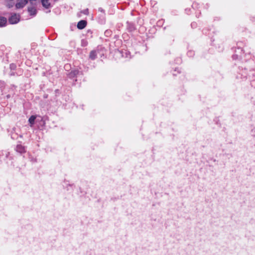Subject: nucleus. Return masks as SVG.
I'll return each mask as SVG.
<instances>
[{"label":"nucleus","mask_w":255,"mask_h":255,"mask_svg":"<svg viewBox=\"0 0 255 255\" xmlns=\"http://www.w3.org/2000/svg\"><path fill=\"white\" fill-rule=\"evenodd\" d=\"M19 20V15L16 14H13L8 19V21L10 24L17 23Z\"/></svg>","instance_id":"nucleus-1"},{"label":"nucleus","mask_w":255,"mask_h":255,"mask_svg":"<svg viewBox=\"0 0 255 255\" xmlns=\"http://www.w3.org/2000/svg\"><path fill=\"white\" fill-rule=\"evenodd\" d=\"M28 0H17V3L15 4L16 8H21L23 7L28 2Z\"/></svg>","instance_id":"nucleus-2"},{"label":"nucleus","mask_w":255,"mask_h":255,"mask_svg":"<svg viewBox=\"0 0 255 255\" xmlns=\"http://www.w3.org/2000/svg\"><path fill=\"white\" fill-rule=\"evenodd\" d=\"M81 73V74H83L82 72L79 71L78 70H72L69 74L68 76L70 78H74L76 77L79 74Z\"/></svg>","instance_id":"nucleus-3"},{"label":"nucleus","mask_w":255,"mask_h":255,"mask_svg":"<svg viewBox=\"0 0 255 255\" xmlns=\"http://www.w3.org/2000/svg\"><path fill=\"white\" fill-rule=\"evenodd\" d=\"M87 25V21L84 20H80L77 24V28L79 29L84 28Z\"/></svg>","instance_id":"nucleus-4"},{"label":"nucleus","mask_w":255,"mask_h":255,"mask_svg":"<svg viewBox=\"0 0 255 255\" xmlns=\"http://www.w3.org/2000/svg\"><path fill=\"white\" fill-rule=\"evenodd\" d=\"M15 150L20 153H23L25 152V149L24 146H22L21 144H18L16 146Z\"/></svg>","instance_id":"nucleus-5"},{"label":"nucleus","mask_w":255,"mask_h":255,"mask_svg":"<svg viewBox=\"0 0 255 255\" xmlns=\"http://www.w3.org/2000/svg\"><path fill=\"white\" fill-rule=\"evenodd\" d=\"M97 51L96 50H92L89 54V58L92 60H95L97 58Z\"/></svg>","instance_id":"nucleus-6"},{"label":"nucleus","mask_w":255,"mask_h":255,"mask_svg":"<svg viewBox=\"0 0 255 255\" xmlns=\"http://www.w3.org/2000/svg\"><path fill=\"white\" fill-rule=\"evenodd\" d=\"M127 24V28L129 31H132L135 29L134 25L132 23L128 21Z\"/></svg>","instance_id":"nucleus-7"},{"label":"nucleus","mask_w":255,"mask_h":255,"mask_svg":"<svg viewBox=\"0 0 255 255\" xmlns=\"http://www.w3.org/2000/svg\"><path fill=\"white\" fill-rule=\"evenodd\" d=\"M41 3L42 5L46 8H49L50 5V3L49 2V0H42Z\"/></svg>","instance_id":"nucleus-8"},{"label":"nucleus","mask_w":255,"mask_h":255,"mask_svg":"<svg viewBox=\"0 0 255 255\" xmlns=\"http://www.w3.org/2000/svg\"><path fill=\"white\" fill-rule=\"evenodd\" d=\"M28 11L32 15H35L36 13V9L34 7H30L28 8Z\"/></svg>","instance_id":"nucleus-9"},{"label":"nucleus","mask_w":255,"mask_h":255,"mask_svg":"<svg viewBox=\"0 0 255 255\" xmlns=\"http://www.w3.org/2000/svg\"><path fill=\"white\" fill-rule=\"evenodd\" d=\"M6 19L3 17H0V27L3 26L6 23Z\"/></svg>","instance_id":"nucleus-10"},{"label":"nucleus","mask_w":255,"mask_h":255,"mask_svg":"<svg viewBox=\"0 0 255 255\" xmlns=\"http://www.w3.org/2000/svg\"><path fill=\"white\" fill-rule=\"evenodd\" d=\"M35 119L36 117L35 116H31L29 118L28 121L30 124V127H32L34 125Z\"/></svg>","instance_id":"nucleus-11"},{"label":"nucleus","mask_w":255,"mask_h":255,"mask_svg":"<svg viewBox=\"0 0 255 255\" xmlns=\"http://www.w3.org/2000/svg\"><path fill=\"white\" fill-rule=\"evenodd\" d=\"M5 83L3 81H0V89L1 90L2 89V88L4 87Z\"/></svg>","instance_id":"nucleus-12"},{"label":"nucleus","mask_w":255,"mask_h":255,"mask_svg":"<svg viewBox=\"0 0 255 255\" xmlns=\"http://www.w3.org/2000/svg\"><path fill=\"white\" fill-rule=\"evenodd\" d=\"M83 13L85 14H87L88 13V9H86L83 10Z\"/></svg>","instance_id":"nucleus-13"},{"label":"nucleus","mask_w":255,"mask_h":255,"mask_svg":"<svg viewBox=\"0 0 255 255\" xmlns=\"http://www.w3.org/2000/svg\"><path fill=\"white\" fill-rule=\"evenodd\" d=\"M98 10L99 11L104 13V10L102 8L100 7V8H99Z\"/></svg>","instance_id":"nucleus-14"},{"label":"nucleus","mask_w":255,"mask_h":255,"mask_svg":"<svg viewBox=\"0 0 255 255\" xmlns=\"http://www.w3.org/2000/svg\"><path fill=\"white\" fill-rule=\"evenodd\" d=\"M233 58L234 59H237L238 57V55H234L233 56Z\"/></svg>","instance_id":"nucleus-15"},{"label":"nucleus","mask_w":255,"mask_h":255,"mask_svg":"<svg viewBox=\"0 0 255 255\" xmlns=\"http://www.w3.org/2000/svg\"><path fill=\"white\" fill-rule=\"evenodd\" d=\"M10 97V95L9 94L7 95L6 96V98H7V99H8V98H9Z\"/></svg>","instance_id":"nucleus-16"},{"label":"nucleus","mask_w":255,"mask_h":255,"mask_svg":"<svg viewBox=\"0 0 255 255\" xmlns=\"http://www.w3.org/2000/svg\"><path fill=\"white\" fill-rule=\"evenodd\" d=\"M193 24H194V23H192L191 26H193Z\"/></svg>","instance_id":"nucleus-17"}]
</instances>
